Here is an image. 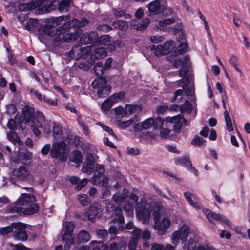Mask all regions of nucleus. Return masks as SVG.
Wrapping results in <instances>:
<instances>
[{
  "label": "nucleus",
  "mask_w": 250,
  "mask_h": 250,
  "mask_svg": "<svg viewBox=\"0 0 250 250\" xmlns=\"http://www.w3.org/2000/svg\"><path fill=\"white\" fill-rule=\"evenodd\" d=\"M175 47V43L174 41H168L162 45L150 46V49L154 50V54L157 57L165 55L172 52Z\"/></svg>",
  "instance_id": "8"
},
{
  "label": "nucleus",
  "mask_w": 250,
  "mask_h": 250,
  "mask_svg": "<svg viewBox=\"0 0 250 250\" xmlns=\"http://www.w3.org/2000/svg\"><path fill=\"white\" fill-rule=\"evenodd\" d=\"M94 62V60L93 59V57H92V58L91 59H90L89 60H88L87 61H86L85 62L81 63L79 65V67L81 69H84V70H87L93 65Z\"/></svg>",
  "instance_id": "47"
},
{
  "label": "nucleus",
  "mask_w": 250,
  "mask_h": 250,
  "mask_svg": "<svg viewBox=\"0 0 250 250\" xmlns=\"http://www.w3.org/2000/svg\"><path fill=\"white\" fill-rule=\"evenodd\" d=\"M105 208H106V210L108 212H114L115 213L117 211V209H119V208H121L118 207H116L112 203H108L106 205Z\"/></svg>",
  "instance_id": "56"
},
{
  "label": "nucleus",
  "mask_w": 250,
  "mask_h": 250,
  "mask_svg": "<svg viewBox=\"0 0 250 250\" xmlns=\"http://www.w3.org/2000/svg\"><path fill=\"white\" fill-rule=\"evenodd\" d=\"M7 137L9 141H20L17 133L14 131L7 133Z\"/></svg>",
  "instance_id": "57"
},
{
  "label": "nucleus",
  "mask_w": 250,
  "mask_h": 250,
  "mask_svg": "<svg viewBox=\"0 0 250 250\" xmlns=\"http://www.w3.org/2000/svg\"><path fill=\"white\" fill-rule=\"evenodd\" d=\"M107 49H109L107 47L99 45L95 49L94 54L93 55H92L91 57H93V58H94L96 59L104 58L107 56Z\"/></svg>",
  "instance_id": "28"
},
{
  "label": "nucleus",
  "mask_w": 250,
  "mask_h": 250,
  "mask_svg": "<svg viewBox=\"0 0 250 250\" xmlns=\"http://www.w3.org/2000/svg\"><path fill=\"white\" fill-rule=\"evenodd\" d=\"M38 21L35 19H30L28 20L25 26V29L28 31H32L38 25Z\"/></svg>",
  "instance_id": "43"
},
{
  "label": "nucleus",
  "mask_w": 250,
  "mask_h": 250,
  "mask_svg": "<svg viewBox=\"0 0 250 250\" xmlns=\"http://www.w3.org/2000/svg\"><path fill=\"white\" fill-rule=\"evenodd\" d=\"M149 23V19L148 18H145L137 24V29L139 30H143L148 27Z\"/></svg>",
  "instance_id": "48"
},
{
  "label": "nucleus",
  "mask_w": 250,
  "mask_h": 250,
  "mask_svg": "<svg viewBox=\"0 0 250 250\" xmlns=\"http://www.w3.org/2000/svg\"><path fill=\"white\" fill-rule=\"evenodd\" d=\"M68 153L69 150L66 148L65 142H54L50 150V155L52 158L65 161Z\"/></svg>",
  "instance_id": "2"
},
{
  "label": "nucleus",
  "mask_w": 250,
  "mask_h": 250,
  "mask_svg": "<svg viewBox=\"0 0 250 250\" xmlns=\"http://www.w3.org/2000/svg\"><path fill=\"white\" fill-rule=\"evenodd\" d=\"M134 122L132 119H129L125 121H120L118 125V126L121 128H126L131 125Z\"/></svg>",
  "instance_id": "52"
},
{
  "label": "nucleus",
  "mask_w": 250,
  "mask_h": 250,
  "mask_svg": "<svg viewBox=\"0 0 250 250\" xmlns=\"http://www.w3.org/2000/svg\"><path fill=\"white\" fill-rule=\"evenodd\" d=\"M205 214L207 219L211 223H213V220L221 221L225 224L231 227V222L226 219L223 215L211 212L210 210H206Z\"/></svg>",
  "instance_id": "17"
},
{
  "label": "nucleus",
  "mask_w": 250,
  "mask_h": 250,
  "mask_svg": "<svg viewBox=\"0 0 250 250\" xmlns=\"http://www.w3.org/2000/svg\"><path fill=\"white\" fill-rule=\"evenodd\" d=\"M115 103L113 97H109L101 104V109L104 111H107L110 109L113 104Z\"/></svg>",
  "instance_id": "31"
},
{
  "label": "nucleus",
  "mask_w": 250,
  "mask_h": 250,
  "mask_svg": "<svg viewBox=\"0 0 250 250\" xmlns=\"http://www.w3.org/2000/svg\"><path fill=\"white\" fill-rule=\"evenodd\" d=\"M39 32L42 34H45L52 37L54 42H61L63 41V34L65 33V30L62 25L56 30H53L49 24H46L39 29Z\"/></svg>",
  "instance_id": "3"
},
{
  "label": "nucleus",
  "mask_w": 250,
  "mask_h": 250,
  "mask_svg": "<svg viewBox=\"0 0 250 250\" xmlns=\"http://www.w3.org/2000/svg\"><path fill=\"white\" fill-rule=\"evenodd\" d=\"M115 112L116 114L118 116L119 118L123 117L127 115L126 110L122 106H118L115 108Z\"/></svg>",
  "instance_id": "53"
},
{
  "label": "nucleus",
  "mask_w": 250,
  "mask_h": 250,
  "mask_svg": "<svg viewBox=\"0 0 250 250\" xmlns=\"http://www.w3.org/2000/svg\"><path fill=\"white\" fill-rule=\"evenodd\" d=\"M126 196L125 193H117L113 196V200L116 202H121L125 199Z\"/></svg>",
  "instance_id": "51"
},
{
  "label": "nucleus",
  "mask_w": 250,
  "mask_h": 250,
  "mask_svg": "<svg viewBox=\"0 0 250 250\" xmlns=\"http://www.w3.org/2000/svg\"><path fill=\"white\" fill-rule=\"evenodd\" d=\"M224 114L226 123L227 129L229 131H231L233 130V126L230 115L227 110L224 111Z\"/></svg>",
  "instance_id": "41"
},
{
  "label": "nucleus",
  "mask_w": 250,
  "mask_h": 250,
  "mask_svg": "<svg viewBox=\"0 0 250 250\" xmlns=\"http://www.w3.org/2000/svg\"><path fill=\"white\" fill-rule=\"evenodd\" d=\"M91 243H93V245L97 244L99 247L100 250H108V247L107 245L103 243L102 241H93L91 242Z\"/></svg>",
  "instance_id": "63"
},
{
  "label": "nucleus",
  "mask_w": 250,
  "mask_h": 250,
  "mask_svg": "<svg viewBox=\"0 0 250 250\" xmlns=\"http://www.w3.org/2000/svg\"><path fill=\"white\" fill-rule=\"evenodd\" d=\"M191 163L188 154H186L183 156L178 157L175 159V164L177 166H182L185 167H188V164Z\"/></svg>",
  "instance_id": "27"
},
{
  "label": "nucleus",
  "mask_w": 250,
  "mask_h": 250,
  "mask_svg": "<svg viewBox=\"0 0 250 250\" xmlns=\"http://www.w3.org/2000/svg\"><path fill=\"white\" fill-rule=\"evenodd\" d=\"M23 117L26 124L30 126L35 124L34 110L28 105L24 106L22 110Z\"/></svg>",
  "instance_id": "16"
},
{
  "label": "nucleus",
  "mask_w": 250,
  "mask_h": 250,
  "mask_svg": "<svg viewBox=\"0 0 250 250\" xmlns=\"http://www.w3.org/2000/svg\"><path fill=\"white\" fill-rule=\"evenodd\" d=\"M113 221L114 223H118L120 224L124 223L125 219L122 214V210L121 208L119 209H117L116 212L115 213V216Z\"/></svg>",
  "instance_id": "40"
},
{
  "label": "nucleus",
  "mask_w": 250,
  "mask_h": 250,
  "mask_svg": "<svg viewBox=\"0 0 250 250\" xmlns=\"http://www.w3.org/2000/svg\"><path fill=\"white\" fill-rule=\"evenodd\" d=\"M39 207L37 204L32 203L28 205L27 208L18 207L16 205H10L8 207V211L11 213H17L18 214H23L29 215L37 212Z\"/></svg>",
  "instance_id": "5"
},
{
  "label": "nucleus",
  "mask_w": 250,
  "mask_h": 250,
  "mask_svg": "<svg viewBox=\"0 0 250 250\" xmlns=\"http://www.w3.org/2000/svg\"><path fill=\"white\" fill-rule=\"evenodd\" d=\"M190 229L186 225H183L179 230L174 231L172 234V243L176 247L179 243L180 240L184 244V247L186 246V242L188 236Z\"/></svg>",
  "instance_id": "7"
},
{
  "label": "nucleus",
  "mask_w": 250,
  "mask_h": 250,
  "mask_svg": "<svg viewBox=\"0 0 250 250\" xmlns=\"http://www.w3.org/2000/svg\"><path fill=\"white\" fill-rule=\"evenodd\" d=\"M88 180L86 178H83L82 180L80 179V181L77 183L76 186V189L80 190L84 188L87 183Z\"/></svg>",
  "instance_id": "59"
},
{
  "label": "nucleus",
  "mask_w": 250,
  "mask_h": 250,
  "mask_svg": "<svg viewBox=\"0 0 250 250\" xmlns=\"http://www.w3.org/2000/svg\"><path fill=\"white\" fill-rule=\"evenodd\" d=\"M90 239L89 233L85 230H81L77 236V242L78 243H86Z\"/></svg>",
  "instance_id": "32"
},
{
  "label": "nucleus",
  "mask_w": 250,
  "mask_h": 250,
  "mask_svg": "<svg viewBox=\"0 0 250 250\" xmlns=\"http://www.w3.org/2000/svg\"><path fill=\"white\" fill-rule=\"evenodd\" d=\"M36 201V198L34 195L23 193L19 197L16 201L17 205H15L18 207L28 206V205L35 202Z\"/></svg>",
  "instance_id": "19"
},
{
  "label": "nucleus",
  "mask_w": 250,
  "mask_h": 250,
  "mask_svg": "<svg viewBox=\"0 0 250 250\" xmlns=\"http://www.w3.org/2000/svg\"><path fill=\"white\" fill-rule=\"evenodd\" d=\"M142 139L144 140H154L156 139V134L150 131H144L140 134Z\"/></svg>",
  "instance_id": "45"
},
{
  "label": "nucleus",
  "mask_w": 250,
  "mask_h": 250,
  "mask_svg": "<svg viewBox=\"0 0 250 250\" xmlns=\"http://www.w3.org/2000/svg\"><path fill=\"white\" fill-rule=\"evenodd\" d=\"M126 110L127 115H132L133 114H137L141 110V108L138 105H130L127 104L126 106Z\"/></svg>",
  "instance_id": "37"
},
{
  "label": "nucleus",
  "mask_w": 250,
  "mask_h": 250,
  "mask_svg": "<svg viewBox=\"0 0 250 250\" xmlns=\"http://www.w3.org/2000/svg\"><path fill=\"white\" fill-rule=\"evenodd\" d=\"M175 22L174 18H167L159 21V24L160 27L171 24Z\"/></svg>",
  "instance_id": "50"
},
{
  "label": "nucleus",
  "mask_w": 250,
  "mask_h": 250,
  "mask_svg": "<svg viewBox=\"0 0 250 250\" xmlns=\"http://www.w3.org/2000/svg\"><path fill=\"white\" fill-rule=\"evenodd\" d=\"M81 50V46H74L69 52V56L74 60H78L80 59L82 57V54Z\"/></svg>",
  "instance_id": "29"
},
{
  "label": "nucleus",
  "mask_w": 250,
  "mask_h": 250,
  "mask_svg": "<svg viewBox=\"0 0 250 250\" xmlns=\"http://www.w3.org/2000/svg\"><path fill=\"white\" fill-rule=\"evenodd\" d=\"M82 54V57H86L89 52L92 51V47L91 46H86L83 47H81V50Z\"/></svg>",
  "instance_id": "62"
},
{
  "label": "nucleus",
  "mask_w": 250,
  "mask_h": 250,
  "mask_svg": "<svg viewBox=\"0 0 250 250\" xmlns=\"http://www.w3.org/2000/svg\"><path fill=\"white\" fill-rule=\"evenodd\" d=\"M137 216L144 224L148 223L150 218V211L148 208H143L140 211L136 213Z\"/></svg>",
  "instance_id": "26"
},
{
  "label": "nucleus",
  "mask_w": 250,
  "mask_h": 250,
  "mask_svg": "<svg viewBox=\"0 0 250 250\" xmlns=\"http://www.w3.org/2000/svg\"><path fill=\"white\" fill-rule=\"evenodd\" d=\"M104 174V167L101 165L97 164L96 166V171L94 172V175L91 179V182L93 184L99 183L100 179L102 178Z\"/></svg>",
  "instance_id": "23"
},
{
  "label": "nucleus",
  "mask_w": 250,
  "mask_h": 250,
  "mask_svg": "<svg viewBox=\"0 0 250 250\" xmlns=\"http://www.w3.org/2000/svg\"><path fill=\"white\" fill-rule=\"evenodd\" d=\"M181 113L184 112L187 113H190L192 110V105L191 103L188 101H186L180 107Z\"/></svg>",
  "instance_id": "42"
},
{
  "label": "nucleus",
  "mask_w": 250,
  "mask_h": 250,
  "mask_svg": "<svg viewBox=\"0 0 250 250\" xmlns=\"http://www.w3.org/2000/svg\"><path fill=\"white\" fill-rule=\"evenodd\" d=\"M72 2V0H62L59 4L58 9L61 12H67Z\"/></svg>",
  "instance_id": "33"
},
{
  "label": "nucleus",
  "mask_w": 250,
  "mask_h": 250,
  "mask_svg": "<svg viewBox=\"0 0 250 250\" xmlns=\"http://www.w3.org/2000/svg\"><path fill=\"white\" fill-rule=\"evenodd\" d=\"M69 160L72 162L77 164L81 163L82 162V154L79 150H75L70 155Z\"/></svg>",
  "instance_id": "35"
},
{
  "label": "nucleus",
  "mask_w": 250,
  "mask_h": 250,
  "mask_svg": "<svg viewBox=\"0 0 250 250\" xmlns=\"http://www.w3.org/2000/svg\"><path fill=\"white\" fill-rule=\"evenodd\" d=\"M78 200L80 203L83 206H86L89 203V198L86 195H79Z\"/></svg>",
  "instance_id": "58"
},
{
  "label": "nucleus",
  "mask_w": 250,
  "mask_h": 250,
  "mask_svg": "<svg viewBox=\"0 0 250 250\" xmlns=\"http://www.w3.org/2000/svg\"><path fill=\"white\" fill-rule=\"evenodd\" d=\"M28 175V172L24 166H21L12 172L11 178L18 181L25 180Z\"/></svg>",
  "instance_id": "20"
},
{
  "label": "nucleus",
  "mask_w": 250,
  "mask_h": 250,
  "mask_svg": "<svg viewBox=\"0 0 250 250\" xmlns=\"http://www.w3.org/2000/svg\"><path fill=\"white\" fill-rule=\"evenodd\" d=\"M169 122L175 124L173 127L174 130L177 132L181 130L184 123L187 125V120L180 115L171 117Z\"/></svg>",
  "instance_id": "22"
},
{
  "label": "nucleus",
  "mask_w": 250,
  "mask_h": 250,
  "mask_svg": "<svg viewBox=\"0 0 250 250\" xmlns=\"http://www.w3.org/2000/svg\"><path fill=\"white\" fill-rule=\"evenodd\" d=\"M89 22V21L86 18H83L80 21L78 19H74L68 22L64 23V26H72L74 28L77 27H83L88 24Z\"/></svg>",
  "instance_id": "25"
},
{
  "label": "nucleus",
  "mask_w": 250,
  "mask_h": 250,
  "mask_svg": "<svg viewBox=\"0 0 250 250\" xmlns=\"http://www.w3.org/2000/svg\"><path fill=\"white\" fill-rule=\"evenodd\" d=\"M125 244L123 242L118 244L116 243H112L110 245V250H121V248L123 247Z\"/></svg>",
  "instance_id": "61"
},
{
  "label": "nucleus",
  "mask_w": 250,
  "mask_h": 250,
  "mask_svg": "<svg viewBox=\"0 0 250 250\" xmlns=\"http://www.w3.org/2000/svg\"><path fill=\"white\" fill-rule=\"evenodd\" d=\"M15 223H12L11 225L2 227L0 229V234L1 235H5L13 231V229H15L14 224Z\"/></svg>",
  "instance_id": "46"
},
{
  "label": "nucleus",
  "mask_w": 250,
  "mask_h": 250,
  "mask_svg": "<svg viewBox=\"0 0 250 250\" xmlns=\"http://www.w3.org/2000/svg\"><path fill=\"white\" fill-rule=\"evenodd\" d=\"M98 237L103 240H105L108 236V231L104 229H98L96 230Z\"/></svg>",
  "instance_id": "49"
},
{
  "label": "nucleus",
  "mask_w": 250,
  "mask_h": 250,
  "mask_svg": "<svg viewBox=\"0 0 250 250\" xmlns=\"http://www.w3.org/2000/svg\"><path fill=\"white\" fill-rule=\"evenodd\" d=\"M15 230L13 231V236L14 239L20 241H24L27 239V234L24 230L26 227L25 224L21 222H16L14 224Z\"/></svg>",
  "instance_id": "12"
},
{
  "label": "nucleus",
  "mask_w": 250,
  "mask_h": 250,
  "mask_svg": "<svg viewBox=\"0 0 250 250\" xmlns=\"http://www.w3.org/2000/svg\"><path fill=\"white\" fill-rule=\"evenodd\" d=\"M10 246L13 247L16 250H31L30 249L26 247L22 244H13L10 243Z\"/></svg>",
  "instance_id": "64"
},
{
  "label": "nucleus",
  "mask_w": 250,
  "mask_h": 250,
  "mask_svg": "<svg viewBox=\"0 0 250 250\" xmlns=\"http://www.w3.org/2000/svg\"><path fill=\"white\" fill-rule=\"evenodd\" d=\"M62 27L66 31L65 33L63 34L64 42H69L72 41H74L78 39L81 35V31L80 30H76L72 26L64 27L63 24Z\"/></svg>",
  "instance_id": "13"
},
{
  "label": "nucleus",
  "mask_w": 250,
  "mask_h": 250,
  "mask_svg": "<svg viewBox=\"0 0 250 250\" xmlns=\"http://www.w3.org/2000/svg\"><path fill=\"white\" fill-rule=\"evenodd\" d=\"M169 133L170 130L166 128H162L160 131L161 137L164 139H171L169 137Z\"/></svg>",
  "instance_id": "60"
},
{
  "label": "nucleus",
  "mask_w": 250,
  "mask_h": 250,
  "mask_svg": "<svg viewBox=\"0 0 250 250\" xmlns=\"http://www.w3.org/2000/svg\"><path fill=\"white\" fill-rule=\"evenodd\" d=\"M95 74L97 76H101L106 70L101 62H98L94 67Z\"/></svg>",
  "instance_id": "36"
},
{
  "label": "nucleus",
  "mask_w": 250,
  "mask_h": 250,
  "mask_svg": "<svg viewBox=\"0 0 250 250\" xmlns=\"http://www.w3.org/2000/svg\"><path fill=\"white\" fill-rule=\"evenodd\" d=\"M53 2V0H34L33 5L35 7H40L39 13L44 14L49 13L54 9Z\"/></svg>",
  "instance_id": "11"
},
{
  "label": "nucleus",
  "mask_w": 250,
  "mask_h": 250,
  "mask_svg": "<svg viewBox=\"0 0 250 250\" xmlns=\"http://www.w3.org/2000/svg\"><path fill=\"white\" fill-rule=\"evenodd\" d=\"M99 45L104 47L108 46L110 45V37L107 35H104L98 37L97 41L96 42V45Z\"/></svg>",
  "instance_id": "34"
},
{
  "label": "nucleus",
  "mask_w": 250,
  "mask_h": 250,
  "mask_svg": "<svg viewBox=\"0 0 250 250\" xmlns=\"http://www.w3.org/2000/svg\"><path fill=\"white\" fill-rule=\"evenodd\" d=\"M98 39V35L97 32H88L83 33L80 36V42L83 44H92L96 45V41Z\"/></svg>",
  "instance_id": "18"
},
{
  "label": "nucleus",
  "mask_w": 250,
  "mask_h": 250,
  "mask_svg": "<svg viewBox=\"0 0 250 250\" xmlns=\"http://www.w3.org/2000/svg\"><path fill=\"white\" fill-rule=\"evenodd\" d=\"M85 165H88L90 167H94V160L92 154L87 153L86 155V162Z\"/></svg>",
  "instance_id": "54"
},
{
  "label": "nucleus",
  "mask_w": 250,
  "mask_h": 250,
  "mask_svg": "<svg viewBox=\"0 0 250 250\" xmlns=\"http://www.w3.org/2000/svg\"><path fill=\"white\" fill-rule=\"evenodd\" d=\"M75 224L72 222H67L65 223L62 233V238L64 245V250H69L70 247L75 244L73 232L75 229Z\"/></svg>",
  "instance_id": "1"
},
{
  "label": "nucleus",
  "mask_w": 250,
  "mask_h": 250,
  "mask_svg": "<svg viewBox=\"0 0 250 250\" xmlns=\"http://www.w3.org/2000/svg\"><path fill=\"white\" fill-rule=\"evenodd\" d=\"M144 129H148L151 127L156 130L161 128L163 125V121L160 118H157L154 119L152 118H149L142 122Z\"/></svg>",
  "instance_id": "15"
},
{
  "label": "nucleus",
  "mask_w": 250,
  "mask_h": 250,
  "mask_svg": "<svg viewBox=\"0 0 250 250\" xmlns=\"http://www.w3.org/2000/svg\"><path fill=\"white\" fill-rule=\"evenodd\" d=\"M171 221L167 218H164L161 221L154 219V228L158 230L159 235H163L166 234L169 228Z\"/></svg>",
  "instance_id": "14"
},
{
  "label": "nucleus",
  "mask_w": 250,
  "mask_h": 250,
  "mask_svg": "<svg viewBox=\"0 0 250 250\" xmlns=\"http://www.w3.org/2000/svg\"><path fill=\"white\" fill-rule=\"evenodd\" d=\"M85 215L88 219L94 222L96 218H100L102 215L101 204L98 202H94L89 206V209L85 212Z\"/></svg>",
  "instance_id": "9"
},
{
  "label": "nucleus",
  "mask_w": 250,
  "mask_h": 250,
  "mask_svg": "<svg viewBox=\"0 0 250 250\" xmlns=\"http://www.w3.org/2000/svg\"><path fill=\"white\" fill-rule=\"evenodd\" d=\"M184 195L186 200L190 204L191 206L196 209L200 208V205L198 203V198L197 196L189 192H185Z\"/></svg>",
  "instance_id": "24"
},
{
  "label": "nucleus",
  "mask_w": 250,
  "mask_h": 250,
  "mask_svg": "<svg viewBox=\"0 0 250 250\" xmlns=\"http://www.w3.org/2000/svg\"><path fill=\"white\" fill-rule=\"evenodd\" d=\"M188 47V44L186 42H181L179 45L177 47L176 50L174 51L175 56L179 55H182L185 53Z\"/></svg>",
  "instance_id": "39"
},
{
  "label": "nucleus",
  "mask_w": 250,
  "mask_h": 250,
  "mask_svg": "<svg viewBox=\"0 0 250 250\" xmlns=\"http://www.w3.org/2000/svg\"><path fill=\"white\" fill-rule=\"evenodd\" d=\"M112 25L115 28L122 30H126L128 28V25L126 21L122 20H117L114 21Z\"/></svg>",
  "instance_id": "38"
},
{
  "label": "nucleus",
  "mask_w": 250,
  "mask_h": 250,
  "mask_svg": "<svg viewBox=\"0 0 250 250\" xmlns=\"http://www.w3.org/2000/svg\"><path fill=\"white\" fill-rule=\"evenodd\" d=\"M92 85L93 88L98 89L97 93L100 98L106 97L111 92L110 86L107 84L106 81L103 78L94 81L92 83Z\"/></svg>",
  "instance_id": "6"
},
{
  "label": "nucleus",
  "mask_w": 250,
  "mask_h": 250,
  "mask_svg": "<svg viewBox=\"0 0 250 250\" xmlns=\"http://www.w3.org/2000/svg\"><path fill=\"white\" fill-rule=\"evenodd\" d=\"M37 118H35V123L37 124L38 127H42L43 123L44 122V116L42 112H37Z\"/></svg>",
  "instance_id": "44"
},
{
  "label": "nucleus",
  "mask_w": 250,
  "mask_h": 250,
  "mask_svg": "<svg viewBox=\"0 0 250 250\" xmlns=\"http://www.w3.org/2000/svg\"><path fill=\"white\" fill-rule=\"evenodd\" d=\"M77 121L79 123V125L81 126V127L83 129L84 133L85 135H87L88 133V127H87V125L84 124V122L83 121L80 115L78 116Z\"/></svg>",
  "instance_id": "55"
},
{
  "label": "nucleus",
  "mask_w": 250,
  "mask_h": 250,
  "mask_svg": "<svg viewBox=\"0 0 250 250\" xmlns=\"http://www.w3.org/2000/svg\"><path fill=\"white\" fill-rule=\"evenodd\" d=\"M150 13L154 14H159L165 10L164 4H161L160 0H156L151 2L147 6Z\"/></svg>",
  "instance_id": "21"
},
{
  "label": "nucleus",
  "mask_w": 250,
  "mask_h": 250,
  "mask_svg": "<svg viewBox=\"0 0 250 250\" xmlns=\"http://www.w3.org/2000/svg\"><path fill=\"white\" fill-rule=\"evenodd\" d=\"M63 131L62 126L54 124L53 127V135L54 139L61 140L62 137Z\"/></svg>",
  "instance_id": "30"
},
{
  "label": "nucleus",
  "mask_w": 250,
  "mask_h": 250,
  "mask_svg": "<svg viewBox=\"0 0 250 250\" xmlns=\"http://www.w3.org/2000/svg\"><path fill=\"white\" fill-rule=\"evenodd\" d=\"M39 32L42 34H45L52 37L54 42H61L63 41V34L65 33V30L62 25L56 30H53L49 24H46L39 29Z\"/></svg>",
  "instance_id": "4"
},
{
  "label": "nucleus",
  "mask_w": 250,
  "mask_h": 250,
  "mask_svg": "<svg viewBox=\"0 0 250 250\" xmlns=\"http://www.w3.org/2000/svg\"><path fill=\"white\" fill-rule=\"evenodd\" d=\"M189 57L188 55H185L182 58H178L176 59L173 62V66L174 68H177L180 65L181 67L179 70V76L182 78H185L187 75L188 71V66L189 65Z\"/></svg>",
  "instance_id": "10"
}]
</instances>
